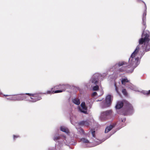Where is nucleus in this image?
I'll return each mask as SVG.
<instances>
[{
  "label": "nucleus",
  "mask_w": 150,
  "mask_h": 150,
  "mask_svg": "<svg viewBox=\"0 0 150 150\" xmlns=\"http://www.w3.org/2000/svg\"><path fill=\"white\" fill-rule=\"evenodd\" d=\"M142 38L139 40V44H142L144 43L145 44L147 43L146 47V50L149 51L150 50V37L149 38V35L146 33L144 35H142Z\"/></svg>",
  "instance_id": "1"
},
{
  "label": "nucleus",
  "mask_w": 150,
  "mask_h": 150,
  "mask_svg": "<svg viewBox=\"0 0 150 150\" xmlns=\"http://www.w3.org/2000/svg\"><path fill=\"white\" fill-rule=\"evenodd\" d=\"M125 102L124 109V115L132 114L134 111L132 105L127 100Z\"/></svg>",
  "instance_id": "2"
},
{
  "label": "nucleus",
  "mask_w": 150,
  "mask_h": 150,
  "mask_svg": "<svg viewBox=\"0 0 150 150\" xmlns=\"http://www.w3.org/2000/svg\"><path fill=\"white\" fill-rule=\"evenodd\" d=\"M25 94L28 95L30 97V99L28 100L30 102H35L38 100H40L42 99L39 93L32 94L26 93Z\"/></svg>",
  "instance_id": "3"
},
{
  "label": "nucleus",
  "mask_w": 150,
  "mask_h": 150,
  "mask_svg": "<svg viewBox=\"0 0 150 150\" xmlns=\"http://www.w3.org/2000/svg\"><path fill=\"white\" fill-rule=\"evenodd\" d=\"M119 67L122 66V67L119 69V71L120 72H123L127 71L129 70V69L131 66L129 65H127V64L125 62H119L118 64Z\"/></svg>",
  "instance_id": "4"
},
{
  "label": "nucleus",
  "mask_w": 150,
  "mask_h": 150,
  "mask_svg": "<svg viewBox=\"0 0 150 150\" xmlns=\"http://www.w3.org/2000/svg\"><path fill=\"white\" fill-rule=\"evenodd\" d=\"M67 88V86L65 85H59L55 86L53 87L52 89L55 91L54 93H61L65 91Z\"/></svg>",
  "instance_id": "5"
},
{
  "label": "nucleus",
  "mask_w": 150,
  "mask_h": 150,
  "mask_svg": "<svg viewBox=\"0 0 150 150\" xmlns=\"http://www.w3.org/2000/svg\"><path fill=\"white\" fill-rule=\"evenodd\" d=\"M111 103V96L109 95L107 96L105 100L104 103L105 107H110Z\"/></svg>",
  "instance_id": "6"
},
{
  "label": "nucleus",
  "mask_w": 150,
  "mask_h": 150,
  "mask_svg": "<svg viewBox=\"0 0 150 150\" xmlns=\"http://www.w3.org/2000/svg\"><path fill=\"white\" fill-rule=\"evenodd\" d=\"M125 101H126V100L125 99L118 101L115 106L116 108L119 109L122 108L123 106H124L126 103Z\"/></svg>",
  "instance_id": "7"
},
{
  "label": "nucleus",
  "mask_w": 150,
  "mask_h": 150,
  "mask_svg": "<svg viewBox=\"0 0 150 150\" xmlns=\"http://www.w3.org/2000/svg\"><path fill=\"white\" fill-rule=\"evenodd\" d=\"M139 47L138 45L137 46L136 49H135L134 52L132 54L130 58H132V59H131V62L133 61L134 59L135 61H136L137 62V61L139 60V58L138 57L137 58H134L135 56L137 54V53L138 52L139 50Z\"/></svg>",
  "instance_id": "8"
},
{
  "label": "nucleus",
  "mask_w": 150,
  "mask_h": 150,
  "mask_svg": "<svg viewBox=\"0 0 150 150\" xmlns=\"http://www.w3.org/2000/svg\"><path fill=\"white\" fill-rule=\"evenodd\" d=\"M25 94H20L16 95V100H27L28 99V97Z\"/></svg>",
  "instance_id": "9"
},
{
  "label": "nucleus",
  "mask_w": 150,
  "mask_h": 150,
  "mask_svg": "<svg viewBox=\"0 0 150 150\" xmlns=\"http://www.w3.org/2000/svg\"><path fill=\"white\" fill-rule=\"evenodd\" d=\"M81 106L82 109H79L80 111L85 114H88L87 111V107L86 106L85 103L84 102H82L81 104Z\"/></svg>",
  "instance_id": "10"
},
{
  "label": "nucleus",
  "mask_w": 150,
  "mask_h": 150,
  "mask_svg": "<svg viewBox=\"0 0 150 150\" xmlns=\"http://www.w3.org/2000/svg\"><path fill=\"white\" fill-rule=\"evenodd\" d=\"M112 111L111 110L106 111L103 112L101 114V117H105L108 116H110L112 115Z\"/></svg>",
  "instance_id": "11"
},
{
  "label": "nucleus",
  "mask_w": 150,
  "mask_h": 150,
  "mask_svg": "<svg viewBox=\"0 0 150 150\" xmlns=\"http://www.w3.org/2000/svg\"><path fill=\"white\" fill-rule=\"evenodd\" d=\"M146 13L145 11L143 14V17H142V21H143V30H145V29L146 28V23L145 22V19H146Z\"/></svg>",
  "instance_id": "12"
},
{
  "label": "nucleus",
  "mask_w": 150,
  "mask_h": 150,
  "mask_svg": "<svg viewBox=\"0 0 150 150\" xmlns=\"http://www.w3.org/2000/svg\"><path fill=\"white\" fill-rule=\"evenodd\" d=\"M78 124L79 125L84 126L88 127L89 125V121L88 120L82 121L79 122Z\"/></svg>",
  "instance_id": "13"
},
{
  "label": "nucleus",
  "mask_w": 150,
  "mask_h": 150,
  "mask_svg": "<svg viewBox=\"0 0 150 150\" xmlns=\"http://www.w3.org/2000/svg\"><path fill=\"white\" fill-rule=\"evenodd\" d=\"M4 96H9L8 98H7L8 99H9L11 100H17L16 95H4Z\"/></svg>",
  "instance_id": "14"
},
{
  "label": "nucleus",
  "mask_w": 150,
  "mask_h": 150,
  "mask_svg": "<svg viewBox=\"0 0 150 150\" xmlns=\"http://www.w3.org/2000/svg\"><path fill=\"white\" fill-rule=\"evenodd\" d=\"M114 125H110L107 127L105 130V133L108 132L114 127Z\"/></svg>",
  "instance_id": "15"
},
{
  "label": "nucleus",
  "mask_w": 150,
  "mask_h": 150,
  "mask_svg": "<svg viewBox=\"0 0 150 150\" xmlns=\"http://www.w3.org/2000/svg\"><path fill=\"white\" fill-rule=\"evenodd\" d=\"M60 130L64 132H65L67 134L69 132V129L67 128L64 127H61L60 128Z\"/></svg>",
  "instance_id": "16"
},
{
  "label": "nucleus",
  "mask_w": 150,
  "mask_h": 150,
  "mask_svg": "<svg viewBox=\"0 0 150 150\" xmlns=\"http://www.w3.org/2000/svg\"><path fill=\"white\" fill-rule=\"evenodd\" d=\"M121 82L122 84L125 85L126 83L129 82V81L127 78H125L122 79Z\"/></svg>",
  "instance_id": "17"
},
{
  "label": "nucleus",
  "mask_w": 150,
  "mask_h": 150,
  "mask_svg": "<svg viewBox=\"0 0 150 150\" xmlns=\"http://www.w3.org/2000/svg\"><path fill=\"white\" fill-rule=\"evenodd\" d=\"M73 102L77 105H79L80 104V100L79 99L76 98L73 100Z\"/></svg>",
  "instance_id": "18"
},
{
  "label": "nucleus",
  "mask_w": 150,
  "mask_h": 150,
  "mask_svg": "<svg viewBox=\"0 0 150 150\" xmlns=\"http://www.w3.org/2000/svg\"><path fill=\"white\" fill-rule=\"evenodd\" d=\"M81 141L84 143L88 144L89 143V141L87 139L85 138H82L81 139Z\"/></svg>",
  "instance_id": "19"
},
{
  "label": "nucleus",
  "mask_w": 150,
  "mask_h": 150,
  "mask_svg": "<svg viewBox=\"0 0 150 150\" xmlns=\"http://www.w3.org/2000/svg\"><path fill=\"white\" fill-rule=\"evenodd\" d=\"M53 88L51 89V90L50 91H48L47 92L46 94H50L51 93H54V91H55L54 90V89H52Z\"/></svg>",
  "instance_id": "20"
},
{
  "label": "nucleus",
  "mask_w": 150,
  "mask_h": 150,
  "mask_svg": "<svg viewBox=\"0 0 150 150\" xmlns=\"http://www.w3.org/2000/svg\"><path fill=\"white\" fill-rule=\"evenodd\" d=\"M122 92L124 95L127 96V92L125 89H123L122 91Z\"/></svg>",
  "instance_id": "21"
},
{
  "label": "nucleus",
  "mask_w": 150,
  "mask_h": 150,
  "mask_svg": "<svg viewBox=\"0 0 150 150\" xmlns=\"http://www.w3.org/2000/svg\"><path fill=\"white\" fill-rule=\"evenodd\" d=\"M91 81L92 83H94L95 85H97L98 83V81L96 80L95 79H92Z\"/></svg>",
  "instance_id": "22"
},
{
  "label": "nucleus",
  "mask_w": 150,
  "mask_h": 150,
  "mask_svg": "<svg viewBox=\"0 0 150 150\" xmlns=\"http://www.w3.org/2000/svg\"><path fill=\"white\" fill-rule=\"evenodd\" d=\"M99 89V86L98 85H96L93 87V90L94 91H97Z\"/></svg>",
  "instance_id": "23"
},
{
  "label": "nucleus",
  "mask_w": 150,
  "mask_h": 150,
  "mask_svg": "<svg viewBox=\"0 0 150 150\" xmlns=\"http://www.w3.org/2000/svg\"><path fill=\"white\" fill-rule=\"evenodd\" d=\"M91 133H92L93 137H95V130L94 129H93V130L92 129L91 130Z\"/></svg>",
  "instance_id": "24"
},
{
  "label": "nucleus",
  "mask_w": 150,
  "mask_h": 150,
  "mask_svg": "<svg viewBox=\"0 0 150 150\" xmlns=\"http://www.w3.org/2000/svg\"><path fill=\"white\" fill-rule=\"evenodd\" d=\"M126 119L125 118H121L119 119L120 122H124L125 121Z\"/></svg>",
  "instance_id": "25"
},
{
  "label": "nucleus",
  "mask_w": 150,
  "mask_h": 150,
  "mask_svg": "<svg viewBox=\"0 0 150 150\" xmlns=\"http://www.w3.org/2000/svg\"><path fill=\"white\" fill-rule=\"evenodd\" d=\"M60 137L59 136H55L54 138V141H57L60 139Z\"/></svg>",
  "instance_id": "26"
},
{
  "label": "nucleus",
  "mask_w": 150,
  "mask_h": 150,
  "mask_svg": "<svg viewBox=\"0 0 150 150\" xmlns=\"http://www.w3.org/2000/svg\"><path fill=\"white\" fill-rule=\"evenodd\" d=\"M19 137V136L18 135H13V139L14 140H15L16 138H18Z\"/></svg>",
  "instance_id": "27"
},
{
  "label": "nucleus",
  "mask_w": 150,
  "mask_h": 150,
  "mask_svg": "<svg viewBox=\"0 0 150 150\" xmlns=\"http://www.w3.org/2000/svg\"><path fill=\"white\" fill-rule=\"evenodd\" d=\"M145 94L147 95H150V90H149L148 91H146Z\"/></svg>",
  "instance_id": "28"
},
{
  "label": "nucleus",
  "mask_w": 150,
  "mask_h": 150,
  "mask_svg": "<svg viewBox=\"0 0 150 150\" xmlns=\"http://www.w3.org/2000/svg\"><path fill=\"white\" fill-rule=\"evenodd\" d=\"M97 95V93L96 92H94L92 94V96H96Z\"/></svg>",
  "instance_id": "29"
},
{
  "label": "nucleus",
  "mask_w": 150,
  "mask_h": 150,
  "mask_svg": "<svg viewBox=\"0 0 150 150\" xmlns=\"http://www.w3.org/2000/svg\"><path fill=\"white\" fill-rule=\"evenodd\" d=\"M115 90H116V91H117V93H118V88L116 86H115Z\"/></svg>",
  "instance_id": "30"
},
{
  "label": "nucleus",
  "mask_w": 150,
  "mask_h": 150,
  "mask_svg": "<svg viewBox=\"0 0 150 150\" xmlns=\"http://www.w3.org/2000/svg\"><path fill=\"white\" fill-rule=\"evenodd\" d=\"M81 131L83 133H84V131L83 130L81 129Z\"/></svg>",
  "instance_id": "31"
},
{
  "label": "nucleus",
  "mask_w": 150,
  "mask_h": 150,
  "mask_svg": "<svg viewBox=\"0 0 150 150\" xmlns=\"http://www.w3.org/2000/svg\"><path fill=\"white\" fill-rule=\"evenodd\" d=\"M137 1L139 3L141 1L140 0H137Z\"/></svg>",
  "instance_id": "32"
},
{
  "label": "nucleus",
  "mask_w": 150,
  "mask_h": 150,
  "mask_svg": "<svg viewBox=\"0 0 150 150\" xmlns=\"http://www.w3.org/2000/svg\"><path fill=\"white\" fill-rule=\"evenodd\" d=\"M131 64H132V66H133V64H134V63H131Z\"/></svg>",
  "instance_id": "33"
},
{
  "label": "nucleus",
  "mask_w": 150,
  "mask_h": 150,
  "mask_svg": "<svg viewBox=\"0 0 150 150\" xmlns=\"http://www.w3.org/2000/svg\"><path fill=\"white\" fill-rule=\"evenodd\" d=\"M142 2H143L144 4H145V3H144V2L142 1Z\"/></svg>",
  "instance_id": "34"
}]
</instances>
